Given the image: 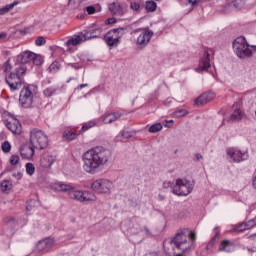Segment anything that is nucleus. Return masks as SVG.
Wrapping results in <instances>:
<instances>
[{
	"label": "nucleus",
	"instance_id": "obj_1",
	"mask_svg": "<svg viewBox=\"0 0 256 256\" xmlns=\"http://www.w3.org/2000/svg\"><path fill=\"white\" fill-rule=\"evenodd\" d=\"M111 159V151L101 146L91 148L82 156L83 169L86 173H95L99 167H103L109 163Z\"/></svg>",
	"mask_w": 256,
	"mask_h": 256
},
{
	"label": "nucleus",
	"instance_id": "obj_2",
	"mask_svg": "<svg viewBox=\"0 0 256 256\" xmlns=\"http://www.w3.org/2000/svg\"><path fill=\"white\" fill-rule=\"evenodd\" d=\"M164 189L171 187L172 193L181 197H187L193 191V183L187 179H176L175 183L166 180L163 182Z\"/></svg>",
	"mask_w": 256,
	"mask_h": 256
},
{
	"label": "nucleus",
	"instance_id": "obj_3",
	"mask_svg": "<svg viewBox=\"0 0 256 256\" xmlns=\"http://www.w3.org/2000/svg\"><path fill=\"white\" fill-rule=\"evenodd\" d=\"M122 229L128 233V235H141L144 231V236L152 237L153 234L147 226H141V221L138 217H132L122 222Z\"/></svg>",
	"mask_w": 256,
	"mask_h": 256
},
{
	"label": "nucleus",
	"instance_id": "obj_4",
	"mask_svg": "<svg viewBox=\"0 0 256 256\" xmlns=\"http://www.w3.org/2000/svg\"><path fill=\"white\" fill-rule=\"evenodd\" d=\"M233 51L239 59H249L253 57V53H256V46L249 45L245 37L240 36L233 42Z\"/></svg>",
	"mask_w": 256,
	"mask_h": 256
},
{
	"label": "nucleus",
	"instance_id": "obj_5",
	"mask_svg": "<svg viewBox=\"0 0 256 256\" xmlns=\"http://www.w3.org/2000/svg\"><path fill=\"white\" fill-rule=\"evenodd\" d=\"M30 145L39 150L46 149V147L49 145L47 134L37 128L32 129L30 131Z\"/></svg>",
	"mask_w": 256,
	"mask_h": 256
},
{
	"label": "nucleus",
	"instance_id": "obj_6",
	"mask_svg": "<svg viewBox=\"0 0 256 256\" xmlns=\"http://www.w3.org/2000/svg\"><path fill=\"white\" fill-rule=\"evenodd\" d=\"M69 198L79 203H85L87 201H95V195L89 191L77 190L75 187L69 192Z\"/></svg>",
	"mask_w": 256,
	"mask_h": 256
},
{
	"label": "nucleus",
	"instance_id": "obj_7",
	"mask_svg": "<svg viewBox=\"0 0 256 256\" xmlns=\"http://www.w3.org/2000/svg\"><path fill=\"white\" fill-rule=\"evenodd\" d=\"M18 61L19 63L25 64V63H33V65H43V56L36 54L31 51H24L20 55H18Z\"/></svg>",
	"mask_w": 256,
	"mask_h": 256
},
{
	"label": "nucleus",
	"instance_id": "obj_8",
	"mask_svg": "<svg viewBox=\"0 0 256 256\" xmlns=\"http://www.w3.org/2000/svg\"><path fill=\"white\" fill-rule=\"evenodd\" d=\"M33 92L31 91V87L24 86L20 91V96L18 103L20 107H23V109H29L31 105H33Z\"/></svg>",
	"mask_w": 256,
	"mask_h": 256
},
{
	"label": "nucleus",
	"instance_id": "obj_9",
	"mask_svg": "<svg viewBox=\"0 0 256 256\" xmlns=\"http://www.w3.org/2000/svg\"><path fill=\"white\" fill-rule=\"evenodd\" d=\"M125 29L124 28H116L110 30L105 36L104 41L108 47H115L119 45V39L123 37Z\"/></svg>",
	"mask_w": 256,
	"mask_h": 256
},
{
	"label": "nucleus",
	"instance_id": "obj_10",
	"mask_svg": "<svg viewBox=\"0 0 256 256\" xmlns=\"http://www.w3.org/2000/svg\"><path fill=\"white\" fill-rule=\"evenodd\" d=\"M91 187L96 193H111L113 182L108 179H98L92 183Z\"/></svg>",
	"mask_w": 256,
	"mask_h": 256
},
{
	"label": "nucleus",
	"instance_id": "obj_11",
	"mask_svg": "<svg viewBox=\"0 0 256 256\" xmlns=\"http://www.w3.org/2000/svg\"><path fill=\"white\" fill-rule=\"evenodd\" d=\"M7 85H9L11 91H19L23 87V81L19 74L11 73L5 78Z\"/></svg>",
	"mask_w": 256,
	"mask_h": 256
},
{
	"label": "nucleus",
	"instance_id": "obj_12",
	"mask_svg": "<svg viewBox=\"0 0 256 256\" xmlns=\"http://www.w3.org/2000/svg\"><path fill=\"white\" fill-rule=\"evenodd\" d=\"M151 37H153V31L145 29L143 32L139 34L137 38V45H139V47H146V45H149Z\"/></svg>",
	"mask_w": 256,
	"mask_h": 256
},
{
	"label": "nucleus",
	"instance_id": "obj_13",
	"mask_svg": "<svg viewBox=\"0 0 256 256\" xmlns=\"http://www.w3.org/2000/svg\"><path fill=\"white\" fill-rule=\"evenodd\" d=\"M53 245H55V239L53 238H45L44 240H40L36 246L37 251L40 253H47Z\"/></svg>",
	"mask_w": 256,
	"mask_h": 256
},
{
	"label": "nucleus",
	"instance_id": "obj_14",
	"mask_svg": "<svg viewBox=\"0 0 256 256\" xmlns=\"http://www.w3.org/2000/svg\"><path fill=\"white\" fill-rule=\"evenodd\" d=\"M227 155L230 156V159H232L234 163H241V161H247L249 159V154L241 153L239 150H228Z\"/></svg>",
	"mask_w": 256,
	"mask_h": 256
},
{
	"label": "nucleus",
	"instance_id": "obj_15",
	"mask_svg": "<svg viewBox=\"0 0 256 256\" xmlns=\"http://www.w3.org/2000/svg\"><path fill=\"white\" fill-rule=\"evenodd\" d=\"M121 117H123L121 112H108L102 116V121L105 124L115 123V121H119Z\"/></svg>",
	"mask_w": 256,
	"mask_h": 256
},
{
	"label": "nucleus",
	"instance_id": "obj_16",
	"mask_svg": "<svg viewBox=\"0 0 256 256\" xmlns=\"http://www.w3.org/2000/svg\"><path fill=\"white\" fill-rule=\"evenodd\" d=\"M215 99V93L213 92H206L200 95L195 103L196 105H206V103H209V101H213Z\"/></svg>",
	"mask_w": 256,
	"mask_h": 256
},
{
	"label": "nucleus",
	"instance_id": "obj_17",
	"mask_svg": "<svg viewBox=\"0 0 256 256\" xmlns=\"http://www.w3.org/2000/svg\"><path fill=\"white\" fill-rule=\"evenodd\" d=\"M209 57H211V55L209 54V52H204V56L201 59L200 63H199V67L196 68V71H207V69H209V67H211V63H210V59Z\"/></svg>",
	"mask_w": 256,
	"mask_h": 256
},
{
	"label": "nucleus",
	"instance_id": "obj_18",
	"mask_svg": "<svg viewBox=\"0 0 256 256\" xmlns=\"http://www.w3.org/2000/svg\"><path fill=\"white\" fill-rule=\"evenodd\" d=\"M35 147L33 145L31 146H23L22 149H20V155L22 159H33V155H35Z\"/></svg>",
	"mask_w": 256,
	"mask_h": 256
},
{
	"label": "nucleus",
	"instance_id": "obj_19",
	"mask_svg": "<svg viewBox=\"0 0 256 256\" xmlns=\"http://www.w3.org/2000/svg\"><path fill=\"white\" fill-rule=\"evenodd\" d=\"M109 9L113 15H117L118 17H123L127 11L119 2L112 3Z\"/></svg>",
	"mask_w": 256,
	"mask_h": 256
},
{
	"label": "nucleus",
	"instance_id": "obj_20",
	"mask_svg": "<svg viewBox=\"0 0 256 256\" xmlns=\"http://www.w3.org/2000/svg\"><path fill=\"white\" fill-rule=\"evenodd\" d=\"M53 163H55V156L51 154H44L40 160L41 167L44 169H49Z\"/></svg>",
	"mask_w": 256,
	"mask_h": 256
},
{
	"label": "nucleus",
	"instance_id": "obj_21",
	"mask_svg": "<svg viewBox=\"0 0 256 256\" xmlns=\"http://www.w3.org/2000/svg\"><path fill=\"white\" fill-rule=\"evenodd\" d=\"M85 37L82 35L74 36L65 42L66 47H75V45H81V43H85Z\"/></svg>",
	"mask_w": 256,
	"mask_h": 256
},
{
	"label": "nucleus",
	"instance_id": "obj_22",
	"mask_svg": "<svg viewBox=\"0 0 256 256\" xmlns=\"http://www.w3.org/2000/svg\"><path fill=\"white\" fill-rule=\"evenodd\" d=\"M243 117H245V113H243L241 109H236L233 111L230 117L228 119L225 118L224 121H228V123H235V121H241Z\"/></svg>",
	"mask_w": 256,
	"mask_h": 256
},
{
	"label": "nucleus",
	"instance_id": "obj_23",
	"mask_svg": "<svg viewBox=\"0 0 256 256\" xmlns=\"http://www.w3.org/2000/svg\"><path fill=\"white\" fill-rule=\"evenodd\" d=\"M6 127L11 131V133H14V135H20L21 133V123L18 120L6 122Z\"/></svg>",
	"mask_w": 256,
	"mask_h": 256
},
{
	"label": "nucleus",
	"instance_id": "obj_24",
	"mask_svg": "<svg viewBox=\"0 0 256 256\" xmlns=\"http://www.w3.org/2000/svg\"><path fill=\"white\" fill-rule=\"evenodd\" d=\"M218 251H224L225 253H231L235 251V243L230 240H224L221 242Z\"/></svg>",
	"mask_w": 256,
	"mask_h": 256
},
{
	"label": "nucleus",
	"instance_id": "obj_25",
	"mask_svg": "<svg viewBox=\"0 0 256 256\" xmlns=\"http://www.w3.org/2000/svg\"><path fill=\"white\" fill-rule=\"evenodd\" d=\"M55 189L56 191H62V193H71V191L73 190V186L70 184H65L63 182H58L55 183Z\"/></svg>",
	"mask_w": 256,
	"mask_h": 256
},
{
	"label": "nucleus",
	"instance_id": "obj_26",
	"mask_svg": "<svg viewBox=\"0 0 256 256\" xmlns=\"http://www.w3.org/2000/svg\"><path fill=\"white\" fill-rule=\"evenodd\" d=\"M101 35V28L92 29L89 32L83 34L85 41H89V39H95Z\"/></svg>",
	"mask_w": 256,
	"mask_h": 256
},
{
	"label": "nucleus",
	"instance_id": "obj_27",
	"mask_svg": "<svg viewBox=\"0 0 256 256\" xmlns=\"http://www.w3.org/2000/svg\"><path fill=\"white\" fill-rule=\"evenodd\" d=\"M13 183L9 180H3L0 183V190L2 193H9V190L12 189Z\"/></svg>",
	"mask_w": 256,
	"mask_h": 256
},
{
	"label": "nucleus",
	"instance_id": "obj_28",
	"mask_svg": "<svg viewBox=\"0 0 256 256\" xmlns=\"http://www.w3.org/2000/svg\"><path fill=\"white\" fill-rule=\"evenodd\" d=\"M19 3V1L15 0L11 4L5 5L3 8L0 9V15H5L6 13H9L13 7H16V5Z\"/></svg>",
	"mask_w": 256,
	"mask_h": 256
},
{
	"label": "nucleus",
	"instance_id": "obj_29",
	"mask_svg": "<svg viewBox=\"0 0 256 256\" xmlns=\"http://www.w3.org/2000/svg\"><path fill=\"white\" fill-rule=\"evenodd\" d=\"M145 7L146 10L150 13H153V11H157V3L153 0L147 1Z\"/></svg>",
	"mask_w": 256,
	"mask_h": 256
},
{
	"label": "nucleus",
	"instance_id": "obj_30",
	"mask_svg": "<svg viewBox=\"0 0 256 256\" xmlns=\"http://www.w3.org/2000/svg\"><path fill=\"white\" fill-rule=\"evenodd\" d=\"M77 135H79V133H75V132H71L69 130L65 131L63 133V137L64 139H66L67 141H73V139L77 138Z\"/></svg>",
	"mask_w": 256,
	"mask_h": 256
},
{
	"label": "nucleus",
	"instance_id": "obj_31",
	"mask_svg": "<svg viewBox=\"0 0 256 256\" xmlns=\"http://www.w3.org/2000/svg\"><path fill=\"white\" fill-rule=\"evenodd\" d=\"M163 129V124L162 123H156L149 128V133H159Z\"/></svg>",
	"mask_w": 256,
	"mask_h": 256
},
{
	"label": "nucleus",
	"instance_id": "obj_32",
	"mask_svg": "<svg viewBox=\"0 0 256 256\" xmlns=\"http://www.w3.org/2000/svg\"><path fill=\"white\" fill-rule=\"evenodd\" d=\"M26 173L30 176L35 175V165L33 163L26 164Z\"/></svg>",
	"mask_w": 256,
	"mask_h": 256
},
{
	"label": "nucleus",
	"instance_id": "obj_33",
	"mask_svg": "<svg viewBox=\"0 0 256 256\" xmlns=\"http://www.w3.org/2000/svg\"><path fill=\"white\" fill-rule=\"evenodd\" d=\"M189 113L186 109H179L174 112V117H177L178 119L180 117H185Z\"/></svg>",
	"mask_w": 256,
	"mask_h": 256
},
{
	"label": "nucleus",
	"instance_id": "obj_34",
	"mask_svg": "<svg viewBox=\"0 0 256 256\" xmlns=\"http://www.w3.org/2000/svg\"><path fill=\"white\" fill-rule=\"evenodd\" d=\"M46 43H47V41L45 40V37H43V36H39L35 40V45H37V47H41V46L45 45Z\"/></svg>",
	"mask_w": 256,
	"mask_h": 256
},
{
	"label": "nucleus",
	"instance_id": "obj_35",
	"mask_svg": "<svg viewBox=\"0 0 256 256\" xmlns=\"http://www.w3.org/2000/svg\"><path fill=\"white\" fill-rule=\"evenodd\" d=\"M56 92H57V89L55 88H46L44 90V95L45 97H51L52 95H55Z\"/></svg>",
	"mask_w": 256,
	"mask_h": 256
},
{
	"label": "nucleus",
	"instance_id": "obj_36",
	"mask_svg": "<svg viewBox=\"0 0 256 256\" xmlns=\"http://www.w3.org/2000/svg\"><path fill=\"white\" fill-rule=\"evenodd\" d=\"M2 151L3 153H9V151H11V144L9 143V141H5L2 144Z\"/></svg>",
	"mask_w": 256,
	"mask_h": 256
},
{
	"label": "nucleus",
	"instance_id": "obj_37",
	"mask_svg": "<svg viewBox=\"0 0 256 256\" xmlns=\"http://www.w3.org/2000/svg\"><path fill=\"white\" fill-rule=\"evenodd\" d=\"M59 70V66L57 65V62H53L50 66H49V71L50 73H55L56 71Z\"/></svg>",
	"mask_w": 256,
	"mask_h": 256
},
{
	"label": "nucleus",
	"instance_id": "obj_38",
	"mask_svg": "<svg viewBox=\"0 0 256 256\" xmlns=\"http://www.w3.org/2000/svg\"><path fill=\"white\" fill-rule=\"evenodd\" d=\"M91 127H95L94 121L87 122L86 125L82 127V131H87V129H91Z\"/></svg>",
	"mask_w": 256,
	"mask_h": 256
},
{
	"label": "nucleus",
	"instance_id": "obj_39",
	"mask_svg": "<svg viewBox=\"0 0 256 256\" xmlns=\"http://www.w3.org/2000/svg\"><path fill=\"white\" fill-rule=\"evenodd\" d=\"M120 135L124 137V139H131V137H133V134H131V132L125 130L120 132Z\"/></svg>",
	"mask_w": 256,
	"mask_h": 256
},
{
	"label": "nucleus",
	"instance_id": "obj_40",
	"mask_svg": "<svg viewBox=\"0 0 256 256\" xmlns=\"http://www.w3.org/2000/svg\"><path fill=\"white\" fill-rule=\"evenodd\" d=\"M10 163H11V165H17V163H19V156L18 155H12L10 157Z\"/></svg>",
	"mask_w": 256,
	"mask_h": 256
},
{
	"label": "nucleus",
	"instance_id": "obj_41",
	"mask_svg": "<svg viewBox=\"0 0 256 256\" xmlns=\"http://www.w3.org/2000/svg\"><path fill=\"white\" fill-rule=\"evenodd\" d=\"M247 229H249L247 227V222L246 223H242L240 226L237 227V231H247Z\"/></svg>",
	"mask_w": 256,
	"mask_h": 256
},
{
	"label": "nucleus",
	"instance_id": "obj_42",
	"mask_svg": "<svg viewBox=\"0 0 256 256\" xmlns=\"http://www.w3.org/2000/svg\"><path fill=\"white\" fill-rule=\"evenodd\" d=\"M141 5H139V3L137 2H132L131 3V9H133L134 11H139Z\"/></svg>",
	"mask_w": 256,
	"mask_h": 256
},
{
	"label": "nucleus",
	"instance_id": "obj_43",
	"mask_svg": "<svg viewBox=\"0 0 256 256\" xmlns=\"http://www.w3.org/2000/svg\"><path fill=\"white\" fill-rule=\"evenodd\" d=\"M86 11H87L88 15H93V13H95V6H88L86 8Z\"/></svg>",
	"mask_w": 256,
	"mask_h": 256
},
{
	"label": "nucleus",
	"instance_id": "obj_44",
	"mask_svg": "<svg viewBox=\"0 0 256 256\" xmlns=\"http://www.w3.org/2000/svg\"><path fill=\"white\" fill-rule=\"evenodd\" d=\"M11 63L9 62V60H7L5 63H4V71H11Z\"/></svg>",
	"mask_w": 256,
	"mask_h": 256
},
{
	"label": "nucleus",
	"instance_id": "obj_45",
	"mask_svg": "<svg viewBox=\"0 0 256 256\" xmlns=\"http://www.w3.org/2000/svg\"><path fill=\"white\" fill-rule=\"evenodd\" d=\"M107 23H108V25H113V23H117V19H115V18H108L107 19Z\"/></svg>",
	"mask_w": 256,
	"mask_h": 256
},
{
	"label": "nucleus",
	"instance_id": "obj_46",
	"mask_svg": "<svg viewBox=\"0 0 256 256\" xmlns=\"http://www.w3.org/2000/svg\"><path fill=\"white\" fill-rule=\"evenodd\" d=\"M25 71H27V68L25 66H21L18 72L23 75Z\"/></svg>",
	"mask_w": 256,
	"mask_h": 256
},
{
	"label": "nucleus",
	"instance_id": "obj_47",
	"mask_svg": "<svg viewBox=\"0 0 256 256\" xmlns=\"http://www.w3.org/2000/svg\"><path fill=\"white\" fill-rule=\"evenodd\" d=\"M13 177H15L16 179L19 180V179H21V177H23V176H22L21 172H18V173H14V174H13Z\"/></svg>",
	"mask_w": 256,
	"mask_h": 256
},
{
	"label": "nucleus",
	"instance_id": "obj_48",
	"mask_svg": "<svg viewBox=\"0 0 256 256\" xmlns=\"http://www.w3.org/2000/svg\"><path fill=\"white\" fill-rule=\"evenodd\" d=\"M195 157H196V161H201V159H203V155H201V154H199V153H197V154L195 155Z\"/></svg>",
	"mask_w": 256,
	"mask_h": 256
},
{
	"label": "nucleus",
	"instance_id": "obj_49",
	"mask_svg": "<svg viewBox=\"0 0 256 256\" xmlns=\"http://www.w3.org/2000/svg\"><path fill=\"white\" fill-rule=\"evenodd\" d=\"M239 3H241V0L234 1V7H236V9H239Z\"/></svg>",
	"mask_w": 256,
	"mask_h": 256
},
{
	"label": "nucleus",
	"instance_id": "obj_50",
	"mask_svg": "<svg viewBox=\"0 0 256 256\" xmlns=\"http://www.w3.org/2000/svg\"><path fill=\"white\" fill-rule=\"evenodd\" d=\"M89 86V84H80L78 87H77V89L79 90V89H83V88H85V87H88Z\"/></svg>",
	"mask_w": 256,
	"mask_h": 256
},
{
	"label": "nucleus",
	"instance_id": "obj_51",
	"mask_svg": "<svg viewBox=\"0 0 256 256\" xmlns=\"http://www.w3.org/2000/svg\"><path fill=\"white\" fill-rule=\"evenodd\" d=\"M7 37V33L2 32L0 33V39H5Z\"/></svg>",
	"mask_w": 256,
	"mask_h": 256
},
{
	"label": "nucleus",
	"instance_id": "obj_52",
	"mask_svg": "<svg viewBox=\"0 0 256 256\" xmlns=\"http://www.w3.org/2000/svg\"><path fill=\"white\" fill-rule=\"evenodd\" d=\"M188 3H191L192 5H197V0H188Z\"/></svg>",
	"mask_w": 256,
	"mask_h": 256
},
{
	"label": "nucleus",
	"instance_id": "obj_53",
	"mask_svg": "<svg viewBox=\"0 0 256 256\" xmlns=\"http://www.w3.org/2000/svg\"><path fill=\"white\" fill-rule=\"evenodd\" d=\"M252 185H253L254 189H256V176L253 179Z\"/></svg>",
	"mask_w": 256,
	"mask_h": 256
},
{
	"label": "nucleus",
	"instance_id": "obj_54",
	"mask_svg": "<svg viewBox=\"0 0 256 256\" xmlns=\"http://www.w3.org/2000/svg\"><path fill=\"white\" fill-rule=\"evenodd\" d=\"M255 237H256V233L251 234L250 236H248V239H253V238H255Z\"/></svg>",
	"mask_w": 256,
	"mask_h": 256
},
{
	"label": "nucleus",
	"instance_id": "obj_55",
	"mask_svg": "<svg viewBox=\"0 0 256 256\" xmlns=\"http://www.w3.org/2000/svg\"><path fill=\"white\" fill-rule=\"evenodd\" d=\"M160 201H163L165 198L162 195H158Z\"/></svg>",
	"mask_w": 256,
	"mask_h": 256
},
{
	"label": "nucleus",
	"instance_id": "obj_56",
	"mask_svg": "<svg viewBox=\"0 0 256 256\" xmlns=\"http://www.w3.org/2000/svg\"><path fill=\"white\" fill-rule=\"evenodd\" d=\"M167 123H173V120L167 121Z\"/></svg>",
	"mask_w": 256,
	"mask_h": 256
},
{
	"label": "nucleus",
	"instance_id": "obj_57",
	"mask_svg": "<svg viewBox=\"0 0 256 256\" xmlns=\"http://www.w3.org/2000/svg\"><path fill=\"white\" fill-rule=\"evenodd\" d=\"M140 241H143V236L140 238Z\"/></svg>",
	"mask_w": 256,
	"mask_h": 256
},
{
	"label": "nucleus",
	"instance_id": "obj_58",
	"mask_svg": "<svg viewBox=\"0 0 256 256\" xmlns=\"http://www.w3.org/2000/svg\"><path fill=\"white\" fill-rule=\"evenodd\" d=\"M219 235V232H216V236H218Z\"/></svg>",
	"mask_w": 256,
	"mask_h": 256
},
{
	"label": "nucleus",
	"instance_id": "obj_59",
	"mask_svg": "<svg viewBox=\"0 0 256 256\" xmlns=\"http://www.w3.org/2000/svg\"><path fill=\"white\" fill-rule=\"evenodd\" d=\"M5 171H10L9 169H6Z\"/></svg>",
	"mask_w": 256,
	"mask_h": 256
}]
</instances>
